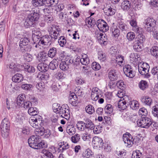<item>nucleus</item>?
<instances>
[{
  "mask_svg": "<svg viewBox=\"0 0 158 158\" xmlns=\"http://www.w3.org/2000/svg\"><path fill=\"white\" fill-rule=\"evenodd\" d=\"M58 42L60 46L63 47L66 43V40L64 36H61L58 39Z\"/></svg>",
  "mask_w": 158,
  "mask_h": 158,
  "instance_id": "50",
  "label": "nucleus"
},
{
  "mask_svg": "<svg viewBox=\"0 0 158 158\" xmlns=\"http://www.w3.org/2000/svg\"><path fill=\"white\" fill-rule=\"evenodd\" d=\"M23 58L24 60L27 62H30L32 60V56L29 54L26 53L24 55Z\"/></svg>",
  "mask_w": 158,
  "mask_h": 158,
  "instance_id": "62",
  "label": "nucleus"
},
{
  "mask_svg": "<svg viewBox=\"0 0 158 158\" xmlns=\"http://www.w3.org/2000/svg\"><path fill=\"white\" fill-rule=\"evenodd\" d=\"M56 48H51L48 52V56L51 58H53L56 55Z\"/></svg>",
  "mask_w": 158,
  "mask_h": 158,
  "instance_id": "35",
  "label": "nucleus"
},
{
  "mask_svg": "<svg viewBox=\"0 0 158 158\" xmlns=\"http://www.w3.org/2000/svg\"><path fill=\"white\" fill-rule=\"evenodd\" d=\"M68 62L74 65L77 66L80 64V62H81L80 57L77 56L74 59L71 58Z\"/></svg>",
  "mask_w": 158,
  "mask_h": 158,
  "instance_id": "30",
  "label": "nucleus"
},
{
  "mask_svg": "<svg viewBox=\"0 0 158 158\" xmlns=\"http://www.w3.org/2000/svg\"><path fill=\"white\" fill-rule=\"evenodd\" d=\"M29 123L31 126L35 129L40 128L43 124L42 118L40 115H37V117H31Z\"/></svg>",
  "mask_w": 158,
  "mask_h": 158,
  "instance_id": "3",
  "label": "nucleus"
},
{
  "mask_svg": "<svg viewBox=\"0 0 158 158\" xmlns=\"http://www.w3.org/2000/svg\"><path fill=\"white\" fill-rule=\"evenodd\" d=\"M60 68L63 71H66L69 69V65L64 61H61L60 64Z\"/></svg>",
  "mask_w": 158,
  "mask_h": 158,
  "instance_id": "45",
  "label": "nucleus"
},
{
  "mask_svg": "<svg viewBox=\"0 0 158 158\" xmlns=\"http://www.w3.org/2000/svg\"><path fill=\"white\" fill-rule=\"evenodd\" d=\"M28 16L35 23L36 21H37L39 17V15L37 12L34 11L31 13L30 15H28Z\"/></svg>",
  "mask_w": 158,
  "mask_h": 158,
  "instance_id": "25",
  "label": "nucleus"
},
{
  "mask_svg": "<svg viewBox=\"0 0 158 158\" xmlns=\"http://www.w3.org/2000/svg\"><path fill=\"white\" fill-rule=\"evenodd\" d=\"M32 87V85L30 84H23L21 85V87L24 90H30Z\"/></svg>",
  "mask_w": 158,
  "mask_h": 158,
  "instance_id": "54",
  "label": "nucleus"
},
{
  "mask_svg": "<svg viewBox=\"0 0 158 158\" xmlns=\"http://www.w3.org/2000/svg\"><path fill=\"white\" fill-rule=\"evenodd\" d=\"M116 85L120 89L123 90L124 88V83L122 80L118 81L116 83Z\"/></svg>",
  "mask_w": 158,
  "mask_h": 158,
  "instance_id": "63",
  "label": "nucleus"
},
{
  "mask_svg": "<svg viewBox=\"0 0 158 158\" xmlns=\"http://www.w3.org/2000/svg\"><path fill=\"white\" fill-rule=\"evenodd\" d=\"M92 67L93 70L97 71L100 69L101 66L98 63L94 62L92 63Z\"/></svg>",
  "mask_w": 158,
  "mask_h": 158,
  "instance_id": "60",
  "label": "nucleus"
},
{
  "mask_svg": "<svg viewBox=\"0 0 158 158\" xmlns=\"http://www.w3.org/2000/svg\"><path fill=\"white\" fill-rule=\"evenodd\" d=\"M135 37V35L134 33L132 32H128L127 35V38L129 41L133 40Z\"/></svg>",
  "mask_w": 158,
  "mask_h": 158,
  "instance_id": "53",
  "label": "nucleus"
},
{
  "mask_svg": "<svg viewBox=\"0 0 158 158\" xmlns=\"http://www.w3.org/2000/svg\"><path fill=\"white\" fill-rule=\"evenodd\" d=\"M38 139H28V142L29 146L31 148L37 149Z\"/></svg>",
  "mask_w": 158,
  "mask_h": 158,
  "instance_id": "21",
  "label": "nucleus"
},
{
  "mask_svg": "<svg viewBox=\"0 0 158 158\" xmlns=\"http://www.w3.org/2000/svg\"><path fill=\"white\" fill-rule=\"evenodd\" d=\"M37 147V149H38L41 148H47V146L46 143L44 141H42L40 142L38 141Z\"/></svg>",
  "mask_w": 158,
  "mask_h": 158,
  "instance_id": "61",
  "label": "nucleus"
},
{
  "mask_svg": "<svg viewBox=\"0 0 158 158\" xmlns=\"http://www.w3.org/2000/svg\"><path fill=\"white\" fill-rule=\"evenodd\" d=\"M101 95L100 90L97 87L92 89L91 94V99L93 101H96L100 98Z\"/></svg>",
  "mask_w": 158,
  "mask_h": 158,
  "instance_id": "9",
  "label": "nucleus"
},
{
  "mask_svg": "<svg viewBox=\"0 0 158 158\" xmlns=\"http://www.w3.org/2000/svg\"><path fill=\"white\" fill-rule=\"evenodd\" d=\"M138 33L139 35L137 36V40L135 41H138L139 42L142 43L145 40V36L142 34H140V32Z\"/></svg>",
  "mask_w": 158,
  "mask_h": 158,
  "instance_id": "56",
  "label": "nucleus"
},
{
  "mask_svg": "<svg viewBox=\"0 0 158 158\" xmlns=\"http://www.w3.org/2000/svg\"><path fill=\"white\" fill-rule=\"evenodd\" d=\"M85 22L89 27H91L93 26L95 23V20L93 18L92 19L91 17H89L86 19Z\"/></svg>",
  "mask_w": 158,
  "mask_h": 158,
  "instance_id": "38",
  "label": "nucleus"
},
{
  "mask_svg": "<svg viewBox=\"0 0 158 158\" xmlns=\"http://www.w3.org/2000/svg\"><path fill=\"white\" fill-rule=\"evenodd\" d=\"M24 70L29 73H32L35 71V69L34 67L29 65H26L24 66Z\"/></svg>",
  "mask_w": 158,
  "mask_h": 158,
  "instance_id": "43",
  "label": "nucleus"
},
{
  "mask_svg": "<svg viewBox=\"0 0 158 158\" xmlns=\"http://www.w3.org/2000/svg\"><path fill=\"white\" fill-rule=\"evenodd\" d=\"M98 58L101 61H104L106 60V55L102 52H99L98 53Z\"/></svg>",
  "mask_w": 158,
  "mask_h": 158,
  "instance_id": "49",
  "label": "nucleus"
},
{
  "mask_svg": "<svg viewBox=\"0 0 158 158\" xmlns=\"http://www.w3.org/2000/svg\"><path fill=\"white\" fill-rule=\"evenodd\" d=\"M23 77L22 74L17 73L12 77V80L15 82L18 83L23 80Z\"/></svg>",
  "mask_w": 158,
  "mask_h": 158,
  "instance_id": "18",
  "label": "nucleus"
},
{
  "mask_svg": "<svg viewBox=\"0 0 158 158\" xmlns=\"http://www.w3.org/2000/svg\"><path fill=\"white\" fill-rule=\"evenodd\" d=\"M133 139H123V141L127 147L130 148L133 144Z\"/></svg>",
  "mask_w": 158,
  "mask_h": 158,
  "instance_id": "44",
  "label": "nucleus"
},
{
  "mask_svg": "<svg viewBox=\"0 0 158 158\" xmlns=\"http://www.w3.org/2000/svg\"><path fill=\"white\" fill-rule=\"evenodd\" d=\"M149 68H138L139 73L142 75H145L146 78H149L150 75L149 74Z\"/></svg>",
  "mask_w": 158,
  "mask_h": 158,
  "instance_id": "17",
  "label": "nucleus"
},
{
  "mask_svg": "<svg viewBox=\"0 0 158 158\" xmlns=\"http://www.w3.org/2000/svg\"><path fill=\"white\" fill-rule=\"evenodd\" d=\"M118 77V74L115 70L111 69L109 71L108 73V77L110 81H115L117 79Z\"/></svg>",
  "mask_w": 158,
  "mask_h": 158,
  "instance_id": "13",
  "label": "nucleus"
},
{
  "mask_svg": "<svg viewBox=\"0 0 158 158\" xmlns=\"http://www.w3.org/2000/svg\"><path fill=\"white\" fill-rule=\"evenodd\" d=\"M156 21L153 18H148L144 22V28L148 32L152 31L156 24Z\"/></svg>",
  "mask_w": 158,
  "mask_h": 158,
  "instance_id": "2",
  "label": "nucleus"
},
{
  "mask_svg": "<svg viewBox=\"0 0 158 158\" xmlns=\"http://www.w3.org/2000/svg\"><path fill=\"white\" fill-rule=\"evenodd\" d=\"M152 112L155 117H158V105H156L152 107Z\"/></svg>",
  "mask_w": 158,
  "mask_h": 158,
  "instance_id": "58",
  "label": "nucleus"
},
{
  "mask_svg": "<svg viewBox=\"0 0 158 158\" xmlns=\"http://www.w3.org/2000/svg\"><path fill=\"white\" fill-rule=\"evenodd\" d=\"M127 97H124L122 99L119 100L118 103V107L120 110H125L128 105L127 101Z\"/></svg>",
  "mask_w": 158,
  "mask_h": 158,
  "instance_id": "10",
  "label": "nucleus"
},
{
  "mask_svg": "<svg viewBox=\"0 0 158 158\" xmlns=\"http://www.w3.org/2000/svg\"><path fill=\"white\" fill-rule=\"evenodd\" d=\"M29 40L27 38H23L21 39L19 42V46L20 48L28 44Z\"/></svg>",
  "mask_w": 158,
  "mask_h": 158,
  "instance_id": "36",
  "label": "nucleus"
},
{
  "mask_svg": "<svg viewBox=\"0 0 158 158\" xmlns=\"http://www.w3.org/2000/svg\"><path fill=\"white\" fill-rule=\"evenodd\" d=\"M96 25L100 31L103 32H106L109 29V27L107 23L104 20L100 19L97 21Z\"/></svg>",
  "mask_w": 158,
  "mask_h": 158,
  "instance_id": "6",
  "label": "nucleus"
},
{
  "mask_svg": "<svg viewBox=\"0 0 158 158\" xmlns=\"http://www.w3.org/2000/svg\"><path fill=\"white\" fill-rule=\"evenodd\" d=\"M86 129L92 130L94 128V125L90 119H86L85 122Z\"/></svg>",
  "mask_w": 158,
  "mask_h": 158,
  "instance_id": "26",
  "label": "nucleus"
},
{
  "mask_svg": "<svg viewBox=\"0 0 158 158\" xmlns=\"http://www.w3.org/2000/svg\"><path fill=\"white\" fill-rule=\"evenodd\" d=\"M104 110L105 113L107 114H110L113 111V108L112 105L110 104H107L105 107Z\"/></svg>",
  "mask_w": 158,
  "mask_h": 158,
  "instance_id": "48",
  "label": "nucleus"
},
{
  "mask_svg": "<svg viewBox=\"0 0 158 158\" xmlns=\"http://www.w3.org/2000/svg\"><path fill=\"white\" fill-rule=\"evenodd\" d=\"M139 86L140 89L144 90L148 87V85L146 81L142 80L139 82Z\"/></svg>",
  "mask_w": 158,
  "mask_h": 158,
  "instance_id": "33",
  "label": "nucleus"
},
{
  "mask_svg": "<svg viewBox=\"0 0 158 158\" xmlns=\"http://www.w3.org/2000/svg\"><path fill=\"white\" fill-rule=\"evenodd\" d=\"M26 99V97L23 94H20L17 97V104L18 105L23 106L24 102Z\"/></svg>",
  "mask_w": 158,
  "mask_h": 158,
  "instance_id": "16",
  "label": "nucleus"
},
{
  "mask_svg": "<svg viewBox=\"0 0 158 158\" xmlns=\"http://www.w3.org/2000/svg\"><path fill=\"white\" fill-rule=\"evenodd\" d=\"M49 77V75L47 73H39L37 76V78L41 80H47Z\"/></svg>",
  "mask_w": 158,
  "mask_h": 158,
  "instance_id": "39",
  "label": "nucleus"
},
{
  "mask_svg": "<svg viewBox=\"0 0 158 158\" xmlns=\"http://www.w3.org/2000/svg\"><path fill=\"white\" fill-rule=\"evenodd\" d=\"M44 130L43 128H38L35 129V133L36 137L35 138H38V137L43 135L44 133Z\"/></svg>",
  "mask_w": 158,
  "mask_h": 158,
  "instance_id": "28",
  "label": "nucleus"
},
{
  "mask_svg": "<svg viewBox=\"0 0 158 158\" xmlns=\"http://www.w3.org/2000/svg\"><path fill=\"white\" fill-rule=\"evenodd\" d=\"M48 31L49 35L52 40H55L60 36L61 30L59 26L52 25V27L48 28Z\"/></svg>",
  "mask_w": 158,
  "mask_h": 158,
  "instance_id": "1",
  "label": "nucleus"
},
{
  "mask_svg": "<svg viewBox=\"0 0 158 158\" xmlns=\"http://www.w3.org/2000/svg\"><path fill=\"white\" fill-rule=\"evenodd\" d=\"M142 102L146 105L150 106L152 103V100L148 96H146L141 98Z\"/></svg>",
  "mask_w": 158,
  "mask_h": 158,
  "instance_id": "23",
  "label": "nucleus"
},
{
  "mask_svg": "<svg viewBox=\"0 0 158 158\" xmlns=\"http://www.w3.org/2000/svg\"><path fill=\"white\" fill-rule=\"evenodd\" d=\"M93 152L92 151L89 149H87L85 152H84L83 154V156L84 157H89L90 156L93 155Z\"/></svg>",
  "mask_w": 158,
  "mask_h": 158,
  "instance_id": "64",
  "label": "nucleus"
},
{
  "mask_svg": "<svg viewBox=\"0 0 158 158\" xmlns=\"http://www.w3.org/2000/svg\"><path fill=\"white\" fill-rule=\"evenodd\" d=\"M129 105L130 108L134 110H136L139 107V103L137 101L133 100L130 101L129 103Z\"/></svg>",
  "mask_w": 158,
  "mask_h": 158,
  "instance_id": "31",
  "label": "nucleus"
},
{
  "mask_svg": "<svg viewBox=\"0 0 158 158\" xmlns=\"http://www.w3.org/2000/svg\"><path fill=\"white\" fill-rule=\"evenodd\" d=\"M58 64L57 61H52L50 63L48 66V68H49L52 70H54L58 66Z\"/></svg>",
  "mask_w": 158,
  "mask_h": 158,
  "instance_id": "52",
  "label": "nucleus"
},
{
  "mask_svg": "<svg viewBox=\"0 0 158 158\" xmlns=\"http://www.w3.org/2000/svg\"><path fill=\"white\" fill-rule=\"evenodd\" d=\"M86 112L89 114H92L94 112V109L91 105H89L85 107Z\"/></svg>",
  "mask_w": 158,
  "mask_h": 158,
  "instance_id": "47",
  "label": "nucleus"
},
{
  "mask_svg": "<svg viewBox=\"0 0 158 158\" xmlns=\"http://www.w3.org/2000/svg\"><path fill=\"white\" fill-rule=\"evenodd\" d=\"M10 122L7 118H4L1 124V130H10Z\"/></svg>",
  "mask_w": 158,
  "mask_h": 158,
  "instance_id": "11",
  "label": "nucleus"
},
{
  "mask_svg": "<svg viewBox=\"0 0 158 158\" xmlns=\"http://www.w3.org/2000/svg\"><path fill=\"white\" fill-rule=\"evenodd\" d=\"M142 154L139 150H136L135 152H133L132 155V158H141Z\"/></svg>",
  "mask_w": 158,
  "mask_h": 158,
  "instance_id": "55",
  "label": "nucleus"
},
{
  "mask_svg": "<svg viewBox=\"0 0 158 158\" xmlns=\"http://www.w3.org/2000/svg\"><path fill=\"white\" fill-rule=\"evenodd\" d=\"M37 68L38 70L41 72H46L48 69V65L46 63H40L38 64Z\"/></svg>",
  "mask_w": 158,
  "mask_h": 158,
  "instance_id": "22",
  "label": "nucleus"
},
{
  "mask_svg": "<svg viewBox=\"0 0 158 158\" xmlns=\"http://www.w3.org/2000/svg\"><path fill=\"white\" fill-rule=\"evenodd\" d=\"M82 57L80 58L81 63L83 65H86L89 64V60L88 57V56L85 54H84L82 55Z\"/></svg>",
  "mask_w": 158,
  "mask_h": 158,
  "instance_id": "34",
  "label": "nucleus"
},
{
  "mask_svg": "<svg viewBox=\"0 0 158 158\" xmlns=\"http://www.w3.org/2000/svg\"><path fill=\"white\" fill-rule=\"evenodd\" d=\"M52 39L48 35H46L43 36L42 37L41 36V39L39 41V44H42V45H46Z\"/></svg>",
  "mask_w": 158,
  "mask_h": 158,
  "instance_id": "15",
  "label": "nucleus"
},
{
  "mask_svg": "<svg viewBox=\"0 0 158 158\" xmlns=\"http://www.w3.org/2000/svg\"><path fill=\"white\" fill-rule=\"evenodd\" d=\"M39 56L40 57L42 62L45 61L46 60H47L49 57L48 56V54H47L44 51H42L40 52Z\"/></svg>",
  "mask_w": 158,
  "mask_h": 158,
  "instance_id": "41",
  "label": "nucleus"
},
{
  "mask_svg": "<svg viewBox=\"0 0 158 158\" xmlns=\"http://www.w3.org/2000/svg\"><path fill=\"white\" fill-rule=\"evenodd\" d=\"M112 35L115 38H118L120 35V31L117 27L113 26L111 28Z\"/></svg>",
  "mask_w": 158,
  "mask_h": 158,
  "instance_id": "24",
  "label": "nucleus"
},
{
  "mask_svg": "<svg viewBox=\"0 0 158 158\" xmlns=\"http://www.w3.org/2000/svg\"><path fill=\"white\" fill-rule=\"evenodd\" d=\"M38 110L36 108L34 107H30L28 110V112L29 114L31 115L34 116V117H37Z\"/></svg>",
  "mask_w": 158,
  "mask_h": 158,
  "instance_id": "32",
  "label": "nucleus"
},
{
  "mask_svg": "<svg viewBox=\"0 0 158 158\" xmlns=\"http://www.w3.org/2000/svg\"><path fill=\"white\" fill-rule=\"evenodd\" d=\"M123 57L122 56H116L115 59L116 62L120 66L123 64Z\"/></svg>",
  "mask_w": 158,
  "mask_h": 158,
  "instance_id": "46",
  "label": "nucleus"
},
{
  "mask_svg": "<svg viewBox=\"0 0 158 158\" xmlns=\"http://www.w3.org/2000/svg\"><path fill=\"white\" fill-rule=\"evenodd\" d=\"M133 47L134 49L137 52L141 51L143 48L141 43L139 42L138 41H135L134 42Z\"/></svg>",
  "mask_w": 158,
  "mask_h": 158,
  "instance_id": "27",
  "label": "nucleus"
},
{
  "mask_svg": "<svg viewBox=\"0 0 158 158\" xmlns=\"http://www.w3.org/2000/svg\"><path fill=\"white\" fill-rule=\"evenodd\" d=\"M61 106L59 104L57 103H54L53 104L52 108L54 111L56 113H58L59 112Z\"/></svg>",
  "mask_w": 158,
  "mask_h": 158,
  "instance_id": "57",
  "label": "nucleus"
},
{
  "mask_svg": "<svg viewBox=\"0 0 158 158\" xmlns=\"http://www.w3.org/2000/svg\"><path fill=\"white\" fill-rule=\"evenodd\" d=\"M123 71L125 75L129 78H132L135 76V73L130 65H125L123 67Z\"/></svg>",
  "mask_w": 158,
  "mask_h": 158,
  "instance_id": "7",
  "label": "nucleus"
},
{
  "mask_svg": "<svg viewBox=\"0 0 158 158\" xmlns=\"http://www.w3.org/2000/svg\"><path fill=\"white\" fill-rule=\"evenodd\" d=\"M58 113L62 117L68 120L70 117L69 107L67 105H63L61 106Z\"/></svg>",
  "mask_w": 158,
  "mask_h": 158,
  "instance_id": "5",
  "label": "nucleus"
},
{
  "mask_svg": "<svg viewBox=\"0 0 158 158\" xmlns=\"http://www.w3.org/2000/svg\"><path fill=\"white\" fill-rule=\"evenodd\" d=\"M138 126L141 127L148 128L152 124L151 119L148 117H143L137 121Z\"/></svg>",
  "mask_w": 158,
  "mask_h": 158,
  "instance_id": "4",
  "label": "nucleus"
},
{
  "mask_svg": "<svg viewBox=\"0 0 158 158\" xmlns=\"http://www.w3.org/2000/svg\"><path fill=\"white\" fill-rule=\"evenodd\" d=\"M116 10L113 6L104 8V12L107 16H112L114 15Z\"/></svg>",
  "mask_w": 158,
  "mask_h": 158,
  "instance_id": "14",
  "label": "nucleus"
},
{
  "mask_svg": "<svg viewBox=\"0 0 158 158\" xmlns=\"http://www.w3.org/2000/svg\"><path fill=\"white\" fill-rule=\"evenodd\" d=\"M130 23V25L133 27V30L136 33H139L140 32L139 28L138 27L136 21L134 19H131Z\"/></svg>",
  "mask_w": 158,
  "mask_h": 158,
  "instance_id": "20",
  "label": "nucleus"
},
{
  "mask_svg": "<svg viewBox=\"0 0 158 158\" xmlns=\"http://www.w3.org/2000/svg\"><path fill=\"white\" fill-rule=\"evenodd\" d=\"M77 127L79 130L81 131H84L86 128L85 124L83 121H78L77 124Z\"/></svg>",
  "mask_w": 158,
  "mask_h": 158,
  "instance_id": "40",
  "label": "nucleus"
},
{
  "mask_svg": "<svg viewBox=\"0 0 158 158\" xmlns=\"http://www.w3.org/2000/svg\"><path fill=\"white\" fill-rule=\"evenodd\" d=\"M151 55L156 58H158V47L154 46L151 48L150 50Z\"/></svg>",
  "mask_w": 158,
  "mask_h": 158,
  "instance_id": "37",
  "label": "nucleus"
},
{
  "mask_svg": "<svg viewBox=\"0 0 158 158\" xmlns=\"http://www.w3.org/2000/svg\"><path fill=\"white\" fill-rule=\"evenodd\" d=\"M103 32L101 31H99L97 33L96 32V35L101 44L102 43L103 44H105L107 41V39L105 38L104 33H103Z\"/></svg>",
  "mask_w": 158,
  "mask_h": 158,
  "instance_id": "12",
  "label": "nucleus"
},
{
  "mask_svg": "<svg viewBox=\"0 0 158 158\" xmlns=\"http://www.w3.org/2000/svg\"><path fill=\"white\" fill-rule=\"evenodd\" d=\"M92 143L94 144V146L99 148L102 147L104 144L102 139H94Z\"/></svg>",
  "mask_w": 158,
  "mask_h": 158,
  "instance_id": "29",
  "label": "nucleus"
},
{
  "mask_svg": "<svg viewBox=\"0 0 158 158\" xmlns=\"http://www.w3.org/2000/svg\"><path fill=\"white\" fill-rule=\"evenodd\" d=\"M42 153L45 155L46 156L50 158H53L54 156L50 151L47 150L46 149H43L42 151Z\"/></svg>",
  "mask_w": 158,
  "mask_h": 158,
  "instance_id": "59",
  "label": "nucleus"
},
{
  "mask_svg": "<svg viewBox=\"0 0 158 158\" xmlns=\"http://www.w3.org/2000/svg\"><path fill=\"white\" fill-rule=\"evenodd\" d=\"M131 3L128 0H125L122 2L121 7L124 11H127L131 8Z\"/></svg>",
  "mask_w": 158,
  "mask_h": 158,
  "instance_id": "19",
  "label": "nucleus"
},
{
  "mask_svg": "<svg viewBox=\"0 0 158 158\" xmlns=\"http://www.w3.org/2000/svg\"><path fill=\"white\" fill-rule=\"evenodd\" d=\"M130 61L134 65H137V64L141 61L140 55L137 53H131L130 55Z\"/></svg>",
  "mask_w": 158,
  "mask_h": 158,
  "instance_id": "8",
  "label": "nucleus"
},
{
  "mask_svg": "<svg viewBox=\"0 0 158 158\" xmlns=\"http://www.w3.org/2000/svg\"><path fill=\"white\" fill-rule=\"evenodd\" d=\"M118 26L122 31H126L128 29L127 25L122 21L119 23Z\"/></svg>",
  "mask_w": 158,
  "mask_h": 158,
  "instance_id": "42",
  "label": "nucleus"
},
{
  "mask_svg": "<svg viewBox=\"0 0 158 158\" xmlns=\"http://www.w3.org/2000/svg\"><path fill=\"white\" fill-rule=\"evenodd\" d=\"M58 15L60 19L62 21H64L66 20L67 16L66 14H64L63 12H57Z\"/></svg>",
  "mask_w": 158,
  "mask_h": 158,
  "instance_id": "51",
  "label": "nucleus"
}]
</instances>
